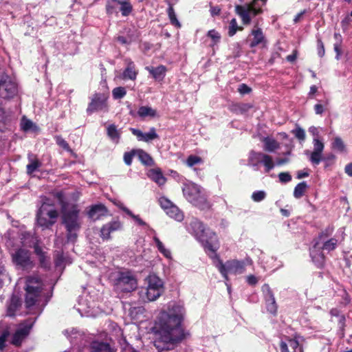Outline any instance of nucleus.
<instances>
[{"label":"nucleus","instance_id":"1","mask_svg":"<svg viewBox=\"0 0 352 352\" xmlns=\"http://www.w3.org/2000/svg\"><path fill=\"white\" fill-rule=\"evenodd\" d=\"M184 315V307L175 303L160 313L154 327V346L159 352L173 349L189 334L182 326Z\"/></svg>","mask_w":352,"mask_h":352},{"label":"nucleus","instance_id":"2","mask_svg":"<svg viewBox=\"0 0 352 352\" xmlns=\"http://www.w3.org/2000/svg\"><path fill=\"white\" fill-rule=\"evenodd\" d=\"M56 197L60 206L61 223L66 230L67 241L74 243L77 241L78 232L81 228L79 206L76 204L66 201L62 192H56Z\"/></svg>","mask_w":352,"mask_h":352},{"label":"nucleus","instance_id":"3","mask_svg":"<svg viewBox=\"0 0 352 352\" xmlns=\"http://www.w3.org/2000/svg\"><path fill=\"white\" fill-rule=\"evenodd\" d=\"M58 215L53 201L47 197H43L42 204L36 214L37 224L43 229H49L56 223Z\"/></svg>","mask_w":352,"mask_h":352},{"label":"nucleus","instance_id":"4","mask_svg":"<svg viewBox=\"0 0 352 352\" xmlns=\"http://www.w3.org/2000/svg\"><path fill=\"white\" fill-rule=\"evenodd\" d=\"M184 197L195 207L205 210L210 207L204 190L194 182L184 184L182 188Z\"/></svg>","mask_w":352,"mask_h":352},{"label":"nucleus","instance_id":"5","mask_svg":"<svg viewBox=\"0 0 352 352\" xmlns=\"http://www.w3.org/2000/svg\"><path fill=\"white\" fill-rule=\"evenodd\" d=\"M25 305L28 309L34 306L40 300L43 291V283L38 277L29 276L26 279Z\"/></svg>","mask_w":352,"mask_h":352},{"label":"nucleus","instance_id":"6","mask_svg":"<svg viewBox=\"0 0 352 352\" xmlns=\"http://www.w3.org/2000/svg\"><path fill=\"white\" fill-rule=\"evenodd\" d=\"M198 241L203 246L207 255L215 263V259H219L217 251L220 246L216 232L208 228L207 231L198 239Z\"/></svg>","mask_w":352,"mask_h":352},{"label":"nucleus","instance_id":"7","mask_svg":"<svg viewBox=\"0 0 352 352\" xmlns=\"http://www.w3.org/2000/svg\"><path fill=\"white\" fill-rule=\"evenodd\" d=\"M146 280L147 287L141 292L145 294L148 301H154L164 293V282L155 274H150Z\"/></svg>","mask_w":352,"mask_h":352},{"label":"nucleus","instance_id":"8","mask_svg":"<svg viewBox=\"0 0 352 352\" xmlns=\"http://www.w3.org/2000/svg\"><path fill=\"white\" fill-rule=\"evenodd\" d=\"M215 262L217 263L215 264L216 267L226 280L228 279V273L241 274L245 270V263L242 261L230 260L224 264L219 256V259H215Z\"/></svg>","mask_w":352,"mask_h":352},{"label":"nucleus","instance_id":"9","mask_svg":"<svg viewBox=\"0 0 352 352\" xmlns=\"http://www.w3.org/2000/svg\"><path fill=\"white\" fill-rule=\"evenodd\" d=\"M108 94L104 93L98 92L93 94L86 110L87 113L88 115H91L92 113L98 111L108 112Z\"/></svg>","mask_w":352,"mask_h":352},{"label":"nucleus","instance_id":"10","mask_svg":"<svg viewBox=\"0 0 352 352\" xmlns=\"http://www.w3.org/2000/svg\"><path fill=\"white\" fill-rule=\"evenodd\" d=\"M118 6L123 16H128L133 11L130 0H107L105 10L108 15L118 13Z\"/></svg>","mask_w":352,"mask_h":352},{"label":"nucleus","instance_id":"11","mask_svg":"<svg viewBox=\"0 0 352 352\" xmlns=\"http://www.w3.org/2000/svg\"><path fill=\"white\" fill-rule=\"evenodd\" d=\"M117 288L123 292H131L137 288L138 283L130 272H120L116 280Z\"/></svg>","mask_w":352,"mask_h":352},{"label":"nucleus","instance_id":"12","mask_svg":"<svg viewBox=\"0 0 352 352\" xmlns=\"http://www.w3.org/2000/svg\"><path fill=\"white\" fill-rule=\"evenodd\" d=\"M17 85L8 75L0 78V97L4 99L13 98L17 94Z\"/></svg>","mask_w":352,"mask_h":352},{"label":"nucleus","instance_id":"13","mask_svg":"<svg viewBox=\"0 0 352 352\" xmlns=\"http://www.w3.org/2000/svg\"><path fill=\"white\" fill-rule=\"evenodd\" d=\"M31 253L28 250L19 248L12 254V261L23 270L32 269L34 267L33 261L30 258Z\"/></svg>","mask_w":352,"mask_h":352},{"label":"nucleus","instance_id":"14","mask_svg":"<svg viewBox=\"0 0 352 352\" xmlns=\"http://www.w3.org/2000/svg\"><path fill=\"white\" fill-rule=\"evenodd\" d=\"M235 12L241 17L243 24L247 25L251 23L250 14H252L253 16H257L263 14V10L255 9L252 6L247 7L246 6L236 5Z\"/></svg>","mask_w":352,"mask_h":352},{"label":"nucleus","instance_id":"15","mask_svg":"<svg viewBox=\"0 0 352 352\" xmlns=\"http://www.w3.org/2000/svg\"><path fill=\"white\" fill-rule=\"evenodd\" d=\"M123 229V224L118 218L104 224L100 230V237L102 241H109L111 239V234Z\"/></svg>","mask_w":352,"mask_h":352},{"label":"nucleus","instance_id":"16","mask_svg":"<svg viewBox=\"0 0 352 352\" xmlns=\"http://www.w3.org/2000/svg\"><path fill=\"white\" fill-rule=\"evenodd\" d=\"M108 209L102 204L92 205L87 211L88 217L94 221L100 219L102 217L107 216Z\"/></svg>","mask_w":352,"mask_h":352},{"label":"nucleus","instance_id":"17","mask_svg":"<svg viewBox=\"0 0 352 352\" xmlns=\"http://www.w3.org/2000/svg\"><path fill=\"white\" fill-rule=\"evenodd\" d=\"M130 131L133 135L137 137L139 141L149 142L159 138V135L156 133V129L154 127L150 128L149 131L147 133H143L140 129L134 128H131Z\"/></svg>","mask_w":352,"mask_h":352},{"label":"nucleus","instance_id":"18","mask_svg":"<svg viewBox=\"0 0 352 352\" xmlns=\"http://www.w3.org/2000/svg\"><path fill=\"white\" fill-rule=\"evenodd\" d=\"M32 325H26L17 329L13 334L11 344L20 346L23 340L29 335Z\"/></svg>","mask_w":352,"mask_h":352},{"label":"nucleus","instance_id":"19","mask_svg":"<svg viewBox=\"0 0 352 352\" xmlns=\"http://www.w3.org/2000/svg\"><path fill=\"white\" fill-rule=\"evenodd\" d=\"M145 69L149 72L155 80L158 82L162 81L164 79L167 72L166 67L163 65H160L157 67L147 66Z\"/></svg>","mask_w":352,"mask_h":352},{"label":"nucleus","instance_id":"20","mask_svg":"<svg viewBox=\"0 0 352 352\" xmlns=\"http://www.w3.org/2000/svg\"><path fill=\"white\" fill-rule=\"evenodd\" d=\"M189 229L191 233L198 239L207 231L204 223L197 219H192L189 225Z\"/></svg>","mask_w":352,"mask_h":352},{"label":"nucleus","instance_id":"21","mask_svg":"<svg viewBox=\"0 0 352 352\" xmlns=\"http://www.w3.org/2000/svg\"><path fill=\"white\" fill-rule=\"evenodd\" d=\"M21 298L16 295H12L7 307L6 315L9 317L15 316L16 312L21 307Z\"/></svg>","mask_w":352,"mask_h":352},{"label":"nucleus","instance_id":"22","mask_svg":"<svg viewBox=\"0 0 352 352\" xmlns=\"http://www.w3.org/2000/svg\"><path fill=\"white\" fill-rule=\"evenodd\" d=\"M253 108L250 103L234 102L229 106V110L235 114H243Z\"/></svg>","mask_w":352,"mask_h":352},{"label":"nucleus","instance_id":"23","mask_svg":"<svg viewBox=\"0 0 352 352\" xmlns=\"http://www.w3.org/2000/svg\"><path fill=\"white\" fill-rule=\"evenodd\" d=\"M28 160L30 163L26 166V172L30 175L41 167L42 164L37 158L36 155L33 154L28 155Z\"/></svg>","mask_w":352,"mask_h":352},{"label":"nucleus","instance_id":"24","mask_svg":"<svg viewBox=\"0 0 352 352\" xmlns=\"http://www.w3.org/2000/svg\"><path fill=\"white\" fill-rule=\"evenodd\" d=\"M137 155L140 162L146 166H153L155 164L153 158L143 149H137Z\"/></svg>","mask_w":352,"mask_h":352},{"label":"nucleus","instance_id":"25","mask_svg":"<svg viewBox=\"0 0 352 352\" xmlns=\"http://www.w3.org/2000/svg\"><path fill=\"white\" fill-rule=\"evenodd\" d=\"M148 176L160 186L164 185L166 180L160 168L150 170Z\"/></svg>","mask_w":352,"mask_h":352},{"label":"nucleus","instance_id":"26","mask_svg":"<svg viewBox=\"0 0 352 352\" xmlns=\"http://www.w3.org/2000/svg\"><path fill=\"white\" fill-rule=\"evenodd\" d=\"M251 34L253 35L254 38L250 44V47H255L265 41V36L261 28H258L256 30H252Z\"/></svg>","mask_w":352,"mask_h":352},{"label":"nucleus","instance_id":"27","mask_svg":"<svg viewBox=\"0 0 352 352\" xmlns=\"http://www.w3.org/2000/svg\"><path fill=\"white\" fill-rule=\"evenodd\" d=\"M138 115L144 118L146 117L155 118L157 116V111L148 106H141L138 110Z\"/></svg>","mask_w":352,"mask_h":352},{"label":"nucleus","instance_id":"28","mask_svg":"<svg viewBox=\"0 0 352 352\" xmlns=\"http://www.w3.org/2000/svg\"><path fill=\"white\" fill-rule=\"evenodd\" d=\"M138 72L135 71V66L133 62H130L122 73L124 79L134 80L136 79Z\"/></svg>","mask_w":352,"mask_h":352},{"label":"nucleus","instance_id":"29","mask_svg":"<svg viewBox=\"0 0 352 352\" xmlns=\"http://www.w3.org/2000/svg\"><path fill=\"white\" fill-rule=\"evenodd\" d=\"M166 213L171 218L181 221L184 219V214L180 209L173 204L166 211Z\"/></svg>","mask_w":352,"mask_h":352},{"label":"nucleus","instance_id":"30","mask_svg":"<svg viewBox=\"0 0 352 352\" xmlns=\"http://www.w3.org/2000/svg\"><path fill=\"white\" fill-rule=\"evenodd\" d=\"M167 3L168 5V8L167 9V14L168 16L171 25H174L177 28H180L182 27V25L177 19V16L175 12L173 4L170 1H167Z\"/></svg>","mask_w":352,"mask_h":352},{"label":"nucleus","instance_id":"31","mask_svg":"<svg viewBox=\"0 0 352 352\" xmlns=\"http://www.w3.org/2000/svg\"><path fill=\"white\" fill-rule=\"evenodd\" d=\"M264 149L268 152H273L280 147L279 143L274 139L265 138L263 140Z\"/></svg>","mask_w":352,"mask_h":352},{"label":"nucleus","instance_id":"32","mask_svg":"<svg viewBox=\"0 0 352 352\" xmlns=\"http://www.w3.org/2000/svg\"><path fill=\"white\" fill-rule=\"evenodd\" d=\"M331 148L339 153H344L346 151V145L340 137L333 138L331 142Z\"/></svg>","mask_w":352,"mask_h":352},{"label":"nucleus","instance_id":"33","mask_svg":"<svg viewBox=\"0 0 352 352\" xmlns=\"http://www.w3.org/2000/svg\"><path fill=\"white\" fill-rule=\"evenodd\" d=\"M308 186L305 182H302L298 184L294 190V197L296 199L301 198L306 192Z\"/></svg>","mask_w":352,"mask_h":352},{"label":"nucleus","instance_id":"34","mask_svg":"<svg viewBox=\"0 0 352 352\" xmlns=\"http://www.w3.org/2000/svg\"><path fill=\"white\" fill-rule=\"evenodd\" d=\"M91 352H116L110 345L104 342H99L91 347Z\"/></svg>","mask_w":352,"mask_h":352},{"label":"nucleus","instance_id":"35","mask_svg":"<svg viewBox=\"0 0 352 352\" xmlns=\"http://www.w3.org/2000/svg\"><path fill=\"white\" fill-rule=\"evenodd\" d=\"M243 30V28L241 26H239L236 19L235 18H233L230 20L229 23L228 34L230 37H232L236 33L238 30L242 31Z\"/></svg>","mask_w":352,"mask_h":352},{"label":"nucleus","instance_id":"36","mask_svg":"<svg viewBox=\"0 0 352 352\" xmlns=\"http://www.w3.org/2000/svg\"><path fill=\"white\" fill-rule=\"evenodd\" d=\"M265 153L261 152L252 151L249 157V162L254 166L262 163V159Z\"/></svg>","mask_w":352,"mask_h":352},{"label":"nucleus","instance_id":"37","mask_svg":"<svg viewBox=\"0 0 352 352\" xmlns=\"http://www.w3.org/2000/svg\"><path fill=\"white\" fill-rule=\"evenodd\" d=\"M153 240L155 243V245L157 248L159 252L162 254L165 257L168 258L170 256V252L166 249L162 242L160 240V239L157 236L153 237Z\"/></svg>","mask_w":352,"mask_h":352},{"label":"nucleus","instance_id":"38","mask_svg":"<svg viewBox=\"0 0 352 352\" xmlns=\"http://www.w3.org/2000/svg\"><path fill=\"white\" fill-rule=\"evenodd\" d=\"M267 311L272 314H276L277 307L275 298L272 292H269V299L267 300Z\"/></svg>","mask_w":352,"mask_h":352},{"label":"nucleus","instance_id":"39","mask_svg":"<svg viewBox=\"0 0 352 352\" xmlns=\"http://www.w3.org/2000/svg\"><path fill=\"white\" fill-rule=\"evenodd\" d=\"M107 135L111 140H119L120 138V133L117 130V127L115 124H112L108 126L107 129Z\"/></svg>","mask_w":352,"mask_h":352},{"label":"nucleus","instance_id":"40","mask_svg":"<svg viewBox=\"0 0 352 352\" xmlns=\"http://www.w3.org/2000/svg\"><path fill=\"white\" fill-rule=\"evenodd\" d=\"M207 36L210 38L212 40L211 46H214L218 44L221 40V34L219 32L215 30H210L207 32Z\"/></svg>","mask_w":352,"mask_h":352},{"label":"nucleus","instance_id":"41","mask_svg":"<svg viewBox=\"0 0 352 352\" xmlns=\"http://www.w3.org/2000/svg\"><path fill=\"white\" fill-rule=\"evenodd\" d=\"M262 163L263 164L265 171L268 173L274 167V164L273 162L272 157L267 154H264L263 159H262Z\"/></svg>","mask_w":352,"mask_h":352},{"label":"nucleus","instance_id":"42","mask_svg":"<svg viewBox=\"0 0 352 352\" xmlns=\"http://www.w3.org/2000/svg\"><path fill=\"white\" fill-rule=\"evenodd\" d=\"M126 94V89L123 87H118L113 89L112 95L114 99H121Z\"/></svg>","mask_w":352,"mask_h":352},{"label":"nucleus","instance_id":"43","mask_svg":"<svg viewBox=\"0 0 352 352\" xmlns=\"http://www.w3.org/2000/svg\"><path fill=\"white\" fill-rule=\"evenodd\" d=\"M203 162L201 157L190 155L186 159V164L189 167H192L193 166L201 163Z\"/></svg>","mask_w":352,"mask_h":352},{"label":"nucleus","instance_id":"44","mask_svg":"<svg viewBox=\"0 0 352 352\" xmlns=\"http://www.w3.org/2000/svg\"><path fill=\"white\" fill-rule=\"evenodd\" d=\"M322 153L312 151L310 154L309 160L314 165H318L323 160L322 157Z\"/></svg>","mask_w":352,"mask_h":352},{"label":"nucleus","instance_id":"45","mask_svg":"<svg viewBox=\"0 0 352 352\" xmlns=\"http://www.w3.org/2000/svg\"><path fill=\"white\" fill-rule=\"evenodd\" d=\"M337 242V239H336L335 238H331L324 243L322 249L327 250L329 252L333 250L336 248Z\"/></svg>","mask_w":352,"mask_h":352},{"label":"nucleus","instance_id":"46","mask_svg":"<svg viewBox=\"0 0 352 352\" xmlns=\"http://www.w3.org/2000/svg\"><path fill=\"white\" fill-rule=\"evenodd\" d=\"M137 155V149H133L129 152H126L124 154V162L127 166H131L132 164L133 158Z\"/></svg>","mask_w":352,"mask_h":352},{"label":"nucleus","instance_id":"47","mask_svg":"<svg viewBox=\"0 0 352 352\" xmlns=\"http://www.w3.org/2000/svg\"><path fill=\"white\" fill-rule=\"evenodd\" d=\"M55 140H56V144L60 147L63 148V149H65L67 151H71L69 144L61 136H60V135L56 136Z\"/></svg>","mask_w":352,"mask_h":352},{"label":"nucleus","instance_id":"48","mask_svg":"<svg viewBox=\"0 0 352 352\" xmlns=\"http://www.w3.org/2000/svg\"><path fill=\"white\" fill-rule=\"evenodd\" d=\"M292 133L299 140L304 141L305 140V132L301 127L298 126L295 129L292 130Z\"/></svg>","mask_w":352,"mask_h":352},{"label":"nucleus","instance_id":"49","mask_svg":"<svg viewBox=\"0 0 352 352\" xmlns=\"http://www.w3.org/2000/svg\"><path fill=\"white\" fill-rule=\"evenodd\" d=\"M265 197L266 193L263 190L255 191L252 195V199L256 202L261 201Z\"/></svg>","mask_w":352,"mask_h":352},{"label":"nucleus","instance_id":"50","mask_svg":"<svg viewBox=\"0 0 352 352\" xmlns=\"http://www.w3.org/2000/svg\"><path fill=\"white\" fill-rule=\"evenodd\" d=\"M33 125L34 124L30 120L26 119L24 117L23 118L21 123V127L23 131H28L30 130Z\"/></svg>","mask_w":352,"mask_h":352},{"label":"nucleus","instance_id":"51","mask_svg":"<svg viewBox=\"0 0 352 352\" xmlns=\"http://www.w3.org/2000/svg\"><path fill=\"white\" fill-rule=\"evenodd\" d=\"M267 0H252L250 3L246 4V6H252L255 9H262V7L265 6Z\"/></svg>","mask_w":352,"mask_h":352},{"label":"nucleus","instance_id":"52","mask_svg":"<svg viewBox=\"0 0 352 352\" xmlns=\"http://www.w3.org/2000/svg\"><path fill=\"white\" fill-rule=\"evenodd\" d=\"M159 204L165 212L173 204L169 199L164 197L160 198Z\"/></svg>","mask_w":352,"mask_h":352},{"label":"nucleus","instance_id":"53","mask_svg":"<svg viewBox=\"0 0 352 352\" xmlns=\"http://www.w3.org/2000/svg\"><path fill=\"white\" fill-rule=\"evenodd\" d=\"M317 53L320 57H323L325 54L324 45L320 38H317Z\"/></svg>","mask_w":352,"mask_h":352},{"label":"nucleus","instance_id":"54","mask_svg":"<svg viewBox=\"0 0 352 352\" xmlns=\"http://www.w3.org/2000/svg\"><path fill=\"white\" fill-rule=\"evenodd\" d=\"M324 144L322 141H320L318 139H314V151H317L319 153H322L324 150Z\"/></svg>","mask_w":352,"mask_h":352},{"label":"nucleus","instance_id":"55","mask_svg":"<svg viewBox=\"0 0 352 352\" xmlns=\"http://www.w3.org/2000/svg\"><path fill=\"white\" fill-rule=\"evenodd\" d=\"M278 178L281 183H287L292 180L291 175L287 172H281L278 174Z\"/></svg>","mask_w":352,"mask_h":352},{"label":"nucleus","instance_id":"56","mask_svg":"<svg viewBox=\"0 0 352 352\" xmlns=\"http://www.w3.org/2000/svg\"><path fill=\"white\" fill-rule=\"evenodd\" d=\"M238 91L241 95L249 94L252 92V88L248 86L246 84L242 83L239 85L238 87Z\"/></svg>","mask_w":352,"mask_h":352},{"label":"nucleus","instance_id":"57","mask_svg":"<svg viewBox=\"0 0 352 352\" xmlns=\"http://www.w3.org/2000/svg\"><path fill=\"white\" fill-rule=\"evenodd\" d=\"M10 335L8 330L5 329L2 331L0 335V349H3L5 346V342Z\"/></svg>","mask_w":352,"mask_h":352},{"label":"nucleus","instance_id":"58","mask_svg":"<svg viewBox=\"0 0 352 352\" xmlns=\"http://www.w3.org/2000/svg\"><path fill=\"white\" fill-rule=\"evenodd\" d=\"M290 346L293 349V351H296V349L299 346V342L296 336H294L293 338L289 337L287 338Z\"/></svg>","mask_w":352,"mask_h":352},{"label":"nucleus","instance_id":"59","mask_svg":"<svg viewBox=\"0 0 352 352\" xmlns=\"http://www.w3.org/2000/svg\"><path fill=\"white\" fill-rule=\"evenodd\" d=\"M65 262V258L63 253L58 254L54 258V265L56 267H60Z\"/></svg>","mask_w":352,"mask_h":352},{"label":"nucleus","instance_id":"60","mask_svg":"<svg viewBox=\"0 0 352 352\" xmlns=\"http://www.w3.org/2000/svg\"><path fill=\"white\" fill-rule=\"evenodd\" d=\"M39 263L41 267L45 269L50 268V263L47 259V256L45 255L38 257Z\"/></svg>","mask_w":352,"mask_h":352},{"label":"nucleus","instance_id":"61","mask_svg":"<svg viewBox=\"0 0 352 352\" xmlns=\"http://www.w3.org/2000/svg\"><path fill=\"white\" fill-rule=\"evenodd\" d=\"M210 11L211 15L212 16H219L221 14V10L219 6H211Z\"/></svg>","mask_w":352,"mask_h":352},{"label":"nucleus","instance_id":"62","mask_svg":"<svg viewBox=\"0 0 352 352\" xmlns=\"http://www.w3.org/2000/svg\"><path fill=\"white\" fill-rule=\"evenodd\" d=\"M298 56V51L296 50H294L292 54L287 56L286 60L290 63L294 62Z\"/></svg>","mask_w":352,"mask_h":352},{"label":"nucleus","instance_id":"63","mask_svg":"<svg viewBox=\"0 0 352 352\" xmlns=\"http://www.w3.org/2000/svg\"><path fill=\"white\" fill-rule=\"evenodd\" d=\"M247 282L250 285H255L258 283V278L254 275H249L247 277Z\"/></svg>","mask_w":352,"mask_h":352},{"label":"nucleus","instance_id":"64","mask_svg":"<svg viewBox=\"0 0 352 352\" xmlns=\"http://www.w3.org/2000/svg\"><path fill=\"white\" fill-rule=\"evenodd\" d=\"M34 253L39 257L45 254V252L43 250L42 248L38 245L34 246Z\"/></svg>","mask_w":352,"mask_h":352}]
</instances>
